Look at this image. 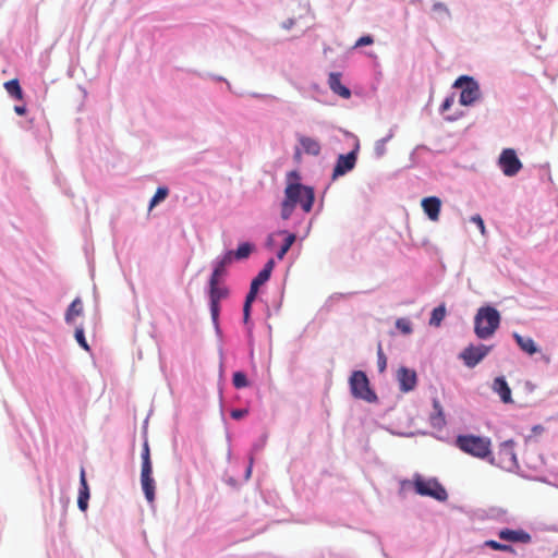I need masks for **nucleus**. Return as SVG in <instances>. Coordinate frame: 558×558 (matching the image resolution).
<instances>
[{"instance_id":"f257e3e1","label":"nucleus","mask_w":558,"mask_h":558,"mask_svg":"<svg viewBox=\"0 0 558 558\" xmlns=\"http://www.w3.org/2000/svg\"><path fill=\"white\" fill-rule=\"evenodd\" d=\"M290 181L284 189V199L281 203V218L287 220L291 217L295 206L300 204L305 213H310L313 208L315 194L311 186L299 183L300 175L296 171L288 174Z\"/></svg>"},{"instance_id":"f03ea898","label":"nucleus","mask_w":558,"mask_h":558,"mask_svg":"<svg viewBox=\"0 0 558 558\" xmlns=\"http://www.w3.org/2000/svg\"><path fill=\"white\" fill-rule=\"evenodd\" d=\"M500 313L493 306H483L474 317V332L478 339L490 338L500 325Z\"/></svg>"},{"instance_id":"7ed1b4c3","label":"nucleus","mask_w":558,"mask_h":558,"mask_svg":"<svg viewBox=\"0 0 558 558\" xmlns=\"http://www.w3.org/2000/svg\"><path fill=\"white\" fill-rule=\"evenodd\" d=\"M454 445L462 452L477 459H486L492 454V441L487 437L473 434L459 435L454 440Z\"/></svg>"},{"instance_id":"20e7f679","label":"nucleus","mask_w":558,"mask_h":558,"mask_svg":"<svg viewBox=\"0 0 558 558\" xmlns=\"http://www.w3.org/2000/svg\"><path fill=\"white\" fill-rule=\"evenodd\" d=\"M413 485L415 493L421 496H429L436 500L445 501L448 498V494L444 486L435 478L426 480L421 475L416 474L413 482L403 481L401 483L402 489Z\"/></svg>"},{"instance_id":"39448f33","label":"nucleus","mask_w":558,"mask_h":558,"mask_svg":"<svg viewBox=\"0 0 558 558\" xmlns=\"http://www.w3.org/2000/svg\"><path fill=\"white\" fill-rule=\"evenodd\" d=\"M229 288L220 279L209 278V305L211 320L218 327L221 300L229 296Z\"/></svg>"},{"instance_id":"423d86ee","label":"nucleus","mask_w":558,"mask_h":558,"mask_svg":"<svg viewBox=\"0 0 558 558\" xmlns=\"http://www.w3.org/2000/svg\"><path fill=\"white\" fill-rule=\"evenodd\" d=\"M350 387L352 395L367 402L376 401L375 392L369 388L367 376L362 371H355L350 377Z\"/></svg>"},{"instance_id":"0eeeda50","label":"nucleus","mask_w":558,"mask_h":558,"mask_svg":"<svg viewBox=\"0 0 558 558\" xmlns=\"http://www.w3.org/2000/svg\"><path fill=\"white\" fill-rule=\"evenodd\" d=\"M453 87L461 88L460 104L462 106L473 105L481 96L478 83L471 76H460L456 80Z\"/></svg>"},{"instance_id":"6e6552de","label":"nucleus","mask_w":558,"mask_h":558,"mask_svg":"<svg viewBox=\"0 0 558 558\" xmlns=\"http://www.w3.org/2000/svg\"><path fill=\"white\" fill-rule=\"evenodd\" d=\"M498 165L507 177H513L522 169V162L512 148H506L501 151Z\"/></svg>"},{"instance_id":"1a4fd4ad","label":"nucleus","mask_w":558,"mask_h":558,"mask_svg":"<svg viewBox=\"0 0 558 558\" xmlns=\"http://www.w3.org/2000/svg\"><path fill=\"white\" fill-rule=\"evenodd\" d=\"M492 349V345L485 344H480L477 347L469 345L461 352L460 357L468 367L473 368L490 352Z\"/></svg>"},{"instance_id":"9d476101","label":"nucleus","mask_w":558,"mask_h":558,"mask_svg":"<svg viewBox=\"0 0 558 558\" xmlns=\"http://www.w3.org/2000/svg\"><path fill=\"white\" fill-rule=\"evenodd\" d=\"M397 379L399 383V388L402 392H409L414 390L417 384V376L415 371L404 366L398 369Z\"/></svg>"},{"instance_id":"9b49d317","label":"nucleus","mask_w":558,"mask_h":558,"mask_svg":"<svg viewBox=\"0 0 558 558\" xmlns=\"http://www.w3.org/2000/svg\"><path fill=\"white\" fill-rule=\"evenodd\" d=\"M356 163V153L350 151L347 155H340L337 159V163L333 168L332 177H341L352 170Z\"/></svg>"},{"instance_id":"f8f14e48","label":"nucleus","mask_w":558,"mask_h":558,"mask_svg":"<svg viewBox=\"0 0 558 558\" xmlns=\"http://www.w3.org/2000/svg\"><path fill=\"white\" fill-rule=\"evenodd\" d=\"M498 537L506 542L521 543V544H529L532 541V536L522 529H519V530L502 529L498 532Z\"/></svg>"},{"instance_id":"ddd939ff","label":"nucleus","mask_w":558,"mask_h":558,"mask_svg":"<svg viewBox=\"0 0 558 558\" xmlns=\"http://www.w3.org/2000/svg\"><path fill=\"white\" fill-rule=\"evenodd\" d=\"M422 208L424 213L427 215L429 220L438 221L440 209H441V201L437 196H428L422 199L421 202Z\"/></svg>"},{"instance_id":"4468645a","label":"nucleus","mask_w":558,"mask_h":558,"mask_svg":"<svg viewBox=\"0 0 558 558\" xmlns=\"http://www.w3.org/2000/svg\"><path fill=\"white\" fill-rule=\"evenodd\" d=\"M153 469L141 470V484L145 498L149 504L155 501V481L151 476Z\"/></svg>"},{"instance_id":"2eb2a0df","label":"nucleus","mask_w":558,"mask_h":558,"mask_svg":"<svg viewBox=\"0 0 558 558\" xmlns=\"http://www.w3.org/2000/svg\"><path fill=\"white\" fill-rule=\"evenodd\" d=\"M330 89L340 97L348 99L351 96L350 89L341 83V74L332 72L328 77Z\"/></svg>"},{"instance_id":"dca6fc26","label":"nucleus","mask_w":558,"mask_h":558,"mask_svg":"<svg viewBox=\"0 0 558 558\" xmlns=\"http://www.w3.org/2000/svg\"><path fill=\"white\" fill-rule=\"evenodd\" d=\"M233 262V255L227 252L220 259H218L215 264L214 271L210 276V278L220 279L226 276L227 274V267L231 265Z\"/></svg>"},{"instance_id":"f3484780","label":"nucleus","mask_w":558,"mask_h":558,"mask_svg":"<svg viewBox=\"0 0 558 558\" xmlns=\"http://www.w3.org/2000/svg\"><path fill=\"white\" fill-rule=\"evenodd\" d=\"M493 389L497 392L504 403L512 402L511 398V389L508 386L506 379L504 377H497L494 380Z\"/></svg>"},{"instance_id":"a211bd4d","label":"nucleus","mask_w":558,"mask_h":558,"mask_svg":"<svg viewBox=\"0 0 558 558\" xmlns=\"http://www.w3.org/2000/svg\"><path fill=\"white\" fill-rule=\"evenodd\" d=\"M434 412L430 414V424L434 427L442 428L446 425L444 409L438 399H433Z\"/></svg>"},{"instance_id":"6ab92c4d","label":"nucleus","mask_w":558,"mask_h":558,"mask_svg":"<svg viewBox=\"0 0 558 558\" xmlns=\"http://www.w3.org/2000/svg\"><path fill=\"white\" fill-rule=\"evenodd\" d=\"M513 338L517 344L520 347V349L526 352L527 354L532 355L538 351V348L532 338L523 337L517 332L513 333Z\"/></svg>"},{"instance_id":"aec40b11","label":"nucleus","mask_w":558,"mask_h":558,"mask_svg":"<svg viewBox=\"0 0 558 558\" xmlns=\"http://www.w3.org/2000/svg\"><path fill=\"white\" fill-rule=\"evenodd\" d=\"M300 145L302 146L304 153L313 156H317L320 153V144L317 140L308 136H300L299 137Z\"/></svg>"},{"instance_id":"412c9836","label":"nucleus","mask_w":558,"mask_h":558,"mask_svg":"<svg viewBox=\"0 0 558 558\" xmlns=\"http://www.w3.org/2000/svg\"><path fill=\"white\" fill-rule=\"evenodd\" d=\"M83 313V303L80 298H76L72 301L70 306L65 312L64 319L68 324H72L75 317L82 315Z\"/></svg>"},{"instance_id":"4be33fe9","label":"nucleus","mask_w":558,"mask_h":558,"mask_svg":"<svg viewBox=\"0 0 558 558\" xmlns=\"http://www.w3.org/2000/svg\"><path fill=\"white\" fill-rule=\"evenodd\" d=\"M253 250H254L253 244L245 242V243H241L235 251H228V252L233 255V259L242 260V259H246L251 255Z\"/></svg>"},{"instance_id":"5701e85b","label":"nucleus","mask_w":558,"mask_h":558,"mask_svg":"<svg viewBox=\"0 0 558 558\" xmlns=\"http://www.w3.org/2000/svg\"><path fill=\"white\" fill-rule=\"evenodd\" d=\"M279 234H287L284 239V243L280 247V250L277 253L278 259H283L284 255L288 253L290 247L293 245V243L296 240V235L294 233H287L286 231H279Z\"/></svg>"},{"instance_id":"b1692460","label":"nucleus","mask_w":558,"mask_h":558,"mask_svg":"<svg viewBox=\"0 0 558 558\" xmlns=\"http://www.w3.org/2000/svg\"><path fill=\"white\" fill-rule=\"evenodd\" d=\"M4 88L8 92V94L14 97L15 99L21 100L23 98V92L16 78H13L4 83Z\"/></svg>"},{"instance_id":"393cba45","label":"nucleus","mask_w":558,"mask_h":558,"mask_svg":"<svg viewBox=\"0 0 558 558\" xmlns=\"http://www.w3.org/2000/svg\"><path fill=\"white\" fill-rule=\"evenodd\" d=\"M446 316V307L444 304L435 307L432 312V316L429 319V325L432 326H440L441 322L444 320Z\"/></svg>"},{"instance_id":"a878e982","label":"nucleus","mask_w":558,"mask_h":558,"mask_svg":"<svg viewBox=\"0 0 558 558\" xmlns=\"http://www.w3.org/2000/svg\"><path fill=\"white\" fill-rule=\"evenodd\" d=\"M153 469L151 461H150V450L149 445L147 441L143 445L142 450V470Z\"/></svg>"},{"instance_id":"bb28decb","label":"nucleus","mask_w":558,"mask_h":558,"mask_svg":"<svg viewBox=\"0 0 558 558\" xmlns=\"http://www.w3.org/2000/svg\"><path fill=\"white\" fill-rule=\"evenodd\" d=\"M499 454H500V456L509 457V460H510L511 462H514V460H515V454H514V452H513V442H512V441H506V442H504V444L500 446Z\"/></svg>"},{"instance_id":"cd10ccee","label":"nucleus","mask_w":558,"mask_h":558,"mask_svg":"<svg viewBox=\"0 0 558 558\" xmlns=\"http://www.w3.org/2000/svg\"><path fill=\"white\" fill-rule=\"evenodd\" d=\"M232 384L238 389L246 387L248 385L246 375L242 372H235L232 377Z\"/></svg>"},{"instance_id":"c85d7f7f","label":"nucleus","mask_w":558,"mask_h":558,"mask_svg":"<svg viewBox=\"0 0 558 558\" xmlns=\"http://www.w3.org/2000/svg\"><path fill=\"white\" fill-rule=\"evenodd\" d=\"M168 193H169V191L167 187H158L149 203V208H153L159 202L163 201L168 196Z\"/></svg>"},{"instance_id":"c756f323","label":"nucleus","mask_w":558,"mask_h":558,"mask_svg":"<svg viewBox=\"0 0 558 558\" xmlns=\"http://www.w3.org/2000/svg\"><path fill=\"white\" fill-rule=\"evenodd\" d=\"M268 280H269V277H267L266 271H259L257 274V276L252 280L251 288L258 291L259 287L263 286Z\"/></svg>"},{"instance_id":"7c9ffc66","label":"nucleus","mask_w":558,"mask_h":558,"mask_svg":"<svg viewBox=\"0 0 558 558\" xmlns=\"http://www.w3.org/2000/svg\"><path fill=\"white\" fill-rule=\"evenodd\" d=\"M75 339L77 341V343L85 350V351H89V345L85 339V335H84V329L82 327H77L75 329Z\"/></svg>"},{"instance_id":"2f4dec72","label":"nucleus","mask_w":558,"mask_h":558,"mask_svg":"<svg viewBox=\"0 0 558 558\" xmlns=\"http://www.w3.org/2000/svg\"><path fill=\"white\" fill-rule=\"evenodd\" d=\"M396 327L404 335H409L412 332L411 323L405 318L397 319Z\"/></svg>"},{"instance_id":"473e14b6","label":"nucleus","mask_w":558,"mask_h":558,"mask_svg":"<svg viewBox=\"0 0 558 558\" xmlns=\"http://www.w3.org/2000/svg\"><path fill=\"white\" fill-rule=\"evenodd\" d=\"M377 357H378V361H377L378 369H379L380 373H384L385 369H386V366H387V357L384 354V351H383V348H381L380 343L378 344Z\"/></svg>"},{"instance_id":"72a5a7b5","label":"nucleus","mask_w":558,"mask_h":558,"mask_svg":"<svg viewBox=\"0 0 558 558\" xmlns=\"http://www.w3.org/2000/svg\"><path fill=\"white\" fill-rule=\"evenodd\" d=\"M433 12H435L438 15H446L450 16V11L448 7L442 2H435L432 8Z\"/></svg>"},{"instance_id":"f704fd0d","label":"nucleus","mask_w":558,"mask_h":558,"mask_svg":"<svg viewBox=\"0 0 558 558\" xmlns=\"http://www.w3.org/2000/svg\"><path fill=\"white\" fill-rule=\"evenodd\" d=\"M89 492H80L77 506L82 511H85L88 507Z\"/></svg>"},{"instance_id":"c9c22d12","label":"nucleus","mask_w":558,"mask_h":558,"mask_svg":"<svg viewBox=\"0 0 558 558\" xmlns=\"http://www.w3.org/2000/svg\"><path fill=\"white\" fill-rule=\"evenodd\" d=\"M471 221L474 222L478 227L481 233L484 235L486 232V229H485L484 220L482 219V217L480 215H474L471 218Z\"/></svg>"},{"instance_id":"e433bc0d","label":"nucleus","mask_w":558,"mask_h":558,"mask_svg":"<svg viewBox=\"0 0 558 558\" xmlns=\"http://www.w3.org/2000/svg\"><path fill=\"white\" fill-rule=\"evenodd\" d=\"M374 43V39L372 36L369 35H366V36H362L360 37L356 43H355V46L354 47H362V46H367V45H372Z\"/></svg>"},{"instance_id":"4c0bfd02","label":"nucleus","mask_w":558,"mask_h":558,"mask_svg":"<svg viewBox=\"0 0 558 558\" xmlns=\"http://www.w3.org/2000/svg\"><path fill=\"white\" fill-rule=\"evenodd\" d=\"M80 484H81L80 492H89L87 481L85 477V471L83 469L81 471Z\"/></svg>"},{"instance_id":"58836bf2","label":"nucleus","mask_w":558,"mask_h":558,"mask_svg":"<svg viewBox=\"0 0 558 558\" xmlns=\"http://www.w3.org/2000/svg\"><path fill=\"white\" fill-rule=\"evenodd\" d=\"M486 547H489L494 550H499L501 551V548H502V544L497 542V541H493V539H489V541H486L485 544H484Z\"/></svg>"},{"instance_id":"ea45409f","label":"nucleus","mask_w":558,"mask_h":558,"mask_svg":"<svg viewBox=\"0 0 558 558\" xmlns=\"http://www.w3.org/2000/svg\"><path fill=\"white\" fill-rule=\"evenodd\" d=\"M257 292H258L257 290H255V289L250 287V291H248V293H247V295L245 298V302L244 303L252 305V303L254 302V300H255V298L257 295Z\"/></svg>"},{"instance_id":"a19ab883","label":"nucleus","mask_w":558,"mask_h":558,"mask_svg":"<svg viewBox=\"0 0 558 558\" xmlns=\"http://www.w3.org/2000/svg\"><path fill=\"white\" fill-rule=\"evenodd\" d=\"M274 266H275L274 259H269L260 271H266L267 277L270 278Z\"/></svg>"},{"instance_id":"79ce46f5","label":"nucleus","mask_w":558,"mask_h":558,"mask_svg":"<svg viewBox=\"0 0 558 558\" xmlns=\"http://www.w3.org/2000/svg\"><path fill=\"white\" fill-rule=\"evenodd\" d=\"M251 307H252L251 304L244 303V305H243V320H244V324H247V322L250 319Z\"/></svg>"},{"instance_id":"37998d69","label":"nucleus","mask_w":558,"mask_h":558,"mask_svg":"<svg viewBox=\"0 0 558 558\" xmlns=\"http://www.w3.org/2000/svg\"><path fill=\"white\" fill-rule=\"evenodd\" d=\"M247 414V411L246 410H241V409H238V410H233L231 412V416L235 420H239V418H242L244 417L245 415Z\"/></svg>"},{"instance_id":"c03bdc74","label":"nucleus","mask_w":558,"mask_h":558,"mask_svg":"<svg viewBox=\"0 0 558 558\" xmlns=\"http://www.w3.org/2000/svg\"><path fill=\"white\" fill-rule=\"evenodd\" d=\"M452 102H453V98H451V97L450 98H446L445 101L441 105V110L442 111L449 110L451 105H452Z\"/></svg>"},{"instance_id":"a18cd8bd","label":"nucleus","mask_w":558,"mask_h":558,"mask_svg":"<svg viewBox=\"0 0 558 558\" xmlns=\"http://www.w3.org/2000/svg\"><path fill=\"white\" fill-rule=\"evenodd\" d=\"M14 111L19 114V116H24L26 113V108L24 106H15L14 107Z\"/></svg>"},{"instance_id":"49530a36","label":"nucleus","mask_w":558,"mask_h":558,"mask_svg":"<svg viewBox=\"0 0 558 558\" xmlns=\"http://www.w3.org/2000/svg\"><path fill=\"white\" fill-rule=\"evenodd\" d=\"M501 551L514 554L515 550L511 545L502 544Z\"/></svg>"},{"instance_id":"de8ad7c7","label":"nucleus","mask_w":558,"mask_h":558,"mask_svg":"<svg viewBox=\"0 0 558 558\" xmlns=\"http://www.w3.org/2000/svg\"><path fill=\"white\" fill-rule=\"evenodd\" d=\"M266 245H267L268 247H272V245H274V234H270V235L267 238Z\"/></svg>"}]
</instances>
